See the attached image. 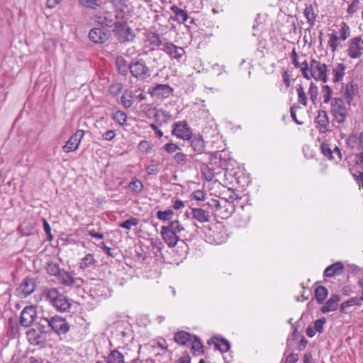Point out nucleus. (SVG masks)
<instances>
[{
  "label": "nucleus",
  "mask_w": 363,
  "mask_h": 363,
  "mask_svg": "<svg viewBox=\"0 0 363 363\" xmlns=\"http://www.w3.org/2000/svg\"><path fill=\"white\" fill-rule=\"evenodd\" d=\"M46 300L58 312H67L69 311L72 303L69 298L60 291L57 288L47 289L44 292Z\"/></svg>",
  "instance_id": "1"
},
{
  "label": "nucleus",
  "mask_w": 363,
  "mask_h": 363,
  "mask_svg": "<svg viewBox=\"0 0 363 363\" xmlns=\"http://www.w3.org/2000/svg\"><path fill=\"white\" fill-rule=\"evenodd\" d=\"M113 33L121 43L133 42L135 38V34L126 22L116 21Z\"/></svg>",
  "instance_id": "2"
},
{
  "label": "nucleus",
  "mask_w": 363,
  "mask_h": 363,
  "mask_svg": "<svg viewBox=\"0 0 363 363\" xmlns=\"http://www.w3.org/2000/svg\"><path fill=\"white\" fill-rule=\"evenodd\" d=\"M330 113L333 116V123L342 124L347 118V108L344 104V101L340 98H334L330 104Z\"/></svg>",
  "instance_id": "3"
},
{
  "label": "nucleus",
  "mask_w": 363,
  "mask_h": 363,
  "mask_svg": "<svg viewBox=\"0 0 363 363\" xmlns=\"http://www.w3.org/2000/svg\"><path fill=\"white\" fill-rule=\"evenodd\" d=\"M45 322L52 331L58 335L67 334L70 329V325L67 320L60 315H54L50 318H45Z\"/></svg>",
  "instance_id": "4"
},
{
  "label": "nucleus",
  "mask_w": 363,
  "mask_h": 363,
  "mask_svg": "<svg viewBox=\"0 0 363 363\" xmlns=\"http://www.w3.org/2000/svg\"><path fill=\"white\" fill-rule=\"evenodd\" d=\"M131 75L138 79L144 80L150 77V71L143 59H134L130 63Z\"/></svg>",
  "instance_id": "5"
},
{
  "label": "nucleus",
  "mask_w": 363,
  "mask_h": 363,
  "mask_svg": "<svg viewBox=\"0 0 363 363\" xmlns=\"http://www.w3.org/2000/svg\"><path fill=\"white\" fill-rule=\"evenodd\" d=\"M26 337L28 342L33 346L45 347L50 336L48 331H42L32 328L26 333Z\"/></svg>",
  "instance_id": "6"
},
{
  "label": "nucleus",
  "mask_w": 363,
  "mask_h": 363,
  "mask_svg": "<svg viewBox=\"0 0 363 363\" xmlns=\"http://www.w3.org/2000/svg\"><path fill=\"white\" fill-rule=\"evenodd\" d=\"M56 279L60 284L67 287L80 288L84 283L82 278L75 277L73 272H67L64 269Z\"/></svg>",
  "instance_id": "7"
},
{
  "label": "nucleus",
  "mask_w": 363,
  "mask_h": 363,
  "mask_svg": "<svg viewBox=\"0 0 363 363\" xmlns=\"http://www.w3.org/2000/svg\"><path fill=\"white\" fill-rule=\"evenodd\" d=\"M147 93L156 101H162L172 96L174 89L169 84H156L149 87Z\"/></svg>",
  "instance_id": "8"
},
{
  "label": "nucleus",
  "mask_w": 363,
  "mask_h": 363,
  "mask_svg": "<svg viewBox=\"0 0 363 363\" xmlns=\"http://www.w3.org/2000/svg\"><path fill=\"white\" fill-rule=\"evenodd\" d=\"M111 36L110 30L101 26L93 28L89 33V39L95 44H104L108 41Z\"/></svg>",
  "instance_id": "9"
},
{
  "label": "nucleus",
  "mask_w": 363,
  "mask_h": 363,
  "mask_svg": "<svg viewBox=\"0 0 363 363\" xmlns=\"http://www.w3.org/2000/svg\"><path fill=\"white\" fill-rule=\"evenodd\" d=\"M310 72L313 78L316 81H322L325 83L328 81L327 66L315 59L310 64Z\"/></svg>",
  "instance_id": "10"
},
{
  "label": "nucleus",
  "mask_w": 363,
  "mask_h": 363,
  "mask_svg": "<svg viewBox=\"0 0 363 363\" xmlns=\"http://www.w3.org/2000/svg\"><path fill=\"white\" fill-rule=\"evenodd\" d=\"M37 318V308L35 306H26L21 313L20 323L24 328L31 326Z\"/></svg>",
  "instance_id": "11"
},
{
  "label": "nucleus",
  "mask_w": 363,
  "mask_h": 363,
  "mask_svg": "<svg viewBox=\"0 0 363 363\" xmlns=\"http://www.w3.org/2000/svg\"><path fill=\"white\" fill-rule=\"evenodd\" d=\"M111 4L115 11L116 19H123L130 13L128 0H106Z\"/></svg>",
  "instance_id": "12"
},
{
  "label": "nucleus",
  "mask_w": 363,
  "mask_h": 363,
  "mask_svg": "<svg viewBox=\"0 0 363 363\" xmlns=\"http://www.w3.org/2000/svg\"><path fill=\"white\" fill-rule=\"evenodd\" d=\"M36 288L35 279L26 277L16 289V295L21 298H26L34 292Z\"/></svg>",
  "instance_id": "13"
},
{
  "label": "nucleus",
  "mask_w": 363,
  "mask_h": 363,
  "mask_svg": "<svg viewBox=\"0 0 363 363\" xmlns=\"http://www.w3.org/2000/svg\"><path fill=\"white\" fill-rule=\"evenodd\" d=\"M114 15L108 11L98 12L93 16V19L96 24L106 28L115 26L116 21H114Z\"/></svg>",
  "instance_id": "14"
},
{
  "label": "nucleus",
  "mask_w": 363,
  "mask_h": 363,
  "mask_svg": "<svg viewBox=\"0 0 363 363\" xmlns=\"http://www.w3.org/2000/svg\"><path fill=\"white\" fill-rule=\"evenodd\" d=\"M160 50L167 54L170 58L175 59L178 62L181 60L182 57L185 54V51L183 48L177 46L171 42L164 43Z\"/></svg>",
  "instance_id": "15"
},
{
  "label": "nucleus",
  "mask_w": 363,
  "mask_h": 363,
  "mask_svg": "<svg viewBox=\"0 0 363 363\" xmlns=\"http://www.w3.org/2000/svg\"><path fill=\"white\" fill-rule=\"evenodd\" d=\"M84 135V131L83 130H78L62 147V150L66 153L76 151L79 147Z\"/></svg>",
  "instance_id": "16"
},
{
  "label": "nucleus",
  "mask_w": 363,
  "mask_h": 363,
  "mask_svg": "<svg viewBox=\"0 0 363 363\" xmlns=\"http://www.w3.org/2000/svg\"><path fill=\"white\" fill-rule=\"evenodd\" d=\"M362 38L354 37L349 41V48L347 49L348 55L353 59L359 58L363 54V47L360 46Z\"/></svg>",
  "instance_id": "17"
},
{
  "label": "nucleus",
  "mask_w": 363,
  "mask_h": 363,
  "mask_svg": "<svg viewBox=\"0 0 363 363\" xmlns=\"http://www.w3.org/2000/svg\"><path fill=\"white\" fill-rule=\"evenodd\" d=\"M145 43L150 50H155L160 46H163L160 35L155 31H147L144 33Z\"/></svg>",
  "instance_id": "18"
},
{
  "label": "nucleus",
  "mask_w": 363,
  "mask_h": 363,
  "mask_svg": "<svg viewBox=\"0 0 363 363\" xmlns=\"http://www.w3.org/2000/svg\"><path fill=\"white\" fill-rule=\"evenodd\" d=\"M172 134L181 139L187 140L192 133L186 121H180L174 125Z\"/></svg>",
  "instance_id": "19"
},
{
  "label": "nucleus",
  "mask_w": 363,
  "mask_h": 363,
  "mask_svg": "<svg viewBox=\"0 0 363 363\" xmlns=\"http://www.w3.org/2000/svg\"><path fill=\"white\" fill-rule=\"evenodd\" d=\"M315 123L317 124V128L321 133H325L330 130V121L327 112L323 110L318 111V116L315 119Z\"/></svg>",
  "instance_id": "20"
},
{
  "label": "nucleus",
  "mask_w": 363,
  "mask_h": 363,
  "mask_svg": "<svg viewBox=\"0 0 363 363\" xmlns=\"http://www.w3.org/2000/svg\"><path fill=\"white\" fill-rule=\"evenodd\" d=\"M160 234L163 240L169 247H174L179 240V237L174 233L172 230L165 228V225L162 226Z\"/></svg>",
  "instance_id": "21"
},
{
  "label": "nucleus",
  "mask_w": 363,
  "mask_h": 363,
  "mask_svg": "<svg viewBox=\"0 0 363 363\" xmlns=\"http://www.w3.org/2000/svg\"><path fill=\"white\" fill-rule=\"evenodd\" d=\"M341 301V296L333 294L326 303L321 307L320 311L323 313L335 311L338 307L339 302Z\"/></svg>",
  "instance_id": "22"
},
{
  "label": "nucleus",
  "mask_w": 363,
  "mask_h": 363,
  "mask_svg": "<svg viewBox=\"0 0 363 363\" xmlns=\"http://www.w3.org/2000/svg\"><path fill=\"white\" fill-rule=\"evenodd\" d=\"M208 345L213 344L216 349L222 353L227 352L230 347V344L228 340L219 336H213L208 341Z\"/></svg>",
  "instance_id": "23"
},
{
  "label": "nucleus",
  "mask_w": 363,
  "mask_h": 363,
  "mask_svg": "<svg viewBox=\"0 0 363 363\" xmlns=\"http://www.w3.org/2000/svg\"><path fill=\"white\" fill-rule=\"evenodd\" d=\"M189 141L190 145L197 154H201L205 150V143L203 140V138L199 135H191L189 138L187 139Z\"/></svg>",
  "instance_id": "24"
},
{
  "label": "nucleus",
  "mask_w": 363,
  "mask_h": 363,
  "mask_svg": "<svg viewBox=\"0 0 363 363\" xmlns=\"http://www.w3.org/2000/svg\"><path fill=\"white\" fill-rule=\"evenodd\" d=\"M191 214L193 218L200 223H206L210 220L209 212L202 208H191Z\"/></svg>",
  "instance_id": "25"
},
{
  "label": "nucleus",
  "mask_w": 363,
  "mask_h": 363,
  "mask_svg": "<svg viewBox=\"0 0 363 363\" xmlns=\"http://www.w3.org/2000/svg\"><path fill=\"white\" fill-rule=\"evenodd\" d=\"M344 266L342 262H337L329 267L324 271V276L326 277H332L335 275H340L343 272Z\"/></svg>",
  "instance_id": "26"
},
{
  "label": "nucleus",
  "mask_w": 363,
  "mask_h": 363,
  "mask_svg": "<svg viewBox=\"0 0 363 363\" xmlns=\"http://www.w3.org/2000/svg\"><path fill=\"white\" fill-rule=\"evenodd\" d=\"M193 335L185 331H179L174 334V340L181 345L189 346Z\"/></svg>",
  "instance_id": "27"
},
{
  "label": "nucleus",
  "mask_w": 363,
  "mask_h": 363,
  "mask_svg": "<svg viewBox=\"0 0 363 363\" xmlns=\"http://www.w3.org/2000/svg\"><path fill=\"white\" fill-rule=\"evenodd\" d=\"M116 66L118 72L123 76H126L130 71V63L122 56H118L116 59Z\"/></svg>",
  "instance_id": "28"
},
{
  "label": "nucleus",
  "mask_w": 363,
  "mask_h": 363,
  "mask_svg": "<svg viewBox=\"0 0 363 363\" xmlns=\"http://www.w3.org/2000/svg\"><path fill=\"white\" fill-rule=\"evenodd\" d=\"M170 10L174 14V20L179 23H185L189 18L187 12L178 6L173 5L171 6Z\"/></svg>",
  "instance_id": "29"
},
{
  "label": "nucleus",
  "mask_w": 363,
  "mask_h": 363,
  "mask_svg": "<svg viewBox=\"0 0 363 363\" xmlns=\"http://www.w3.org/2000/svg\"><path fill=\"white\" fill-rule=\"evenodd\" d=\"M235 206L233 203L223 199V206L222 210L218 213V216L222 219L228 218L234 211Z\"/></svg>",
  "instance_id": "30"
},
{
  "label": "nucleus",
  "mask_w": 363,
  "mask_h": 363,
  "mask_svg": "<svg viewBox=\"0 0 363 363\" xmlns=\"http://www.w3.org/2000/svg\"><path fill=\"white\" fill-rule=\"evenodd\" d=\"M97 261L95 259L93 254L89 253L84 257L79 263V267L82 269L94 267Z\"/></svg>",
  "instance_id": "31"
},
{
  "label": "nucleus",
  "mask_w": 363,
  "mask_h": 363,
  "mask_svg": "<svg viewBox=\"0 0 363 363\" xmlns=\"http://www.w3.org/2000/svg\"><path fill=\"white\" fill-rule=\"evenodd\" d=\"M191 345V350L194 355L197 354L196 352H198V354H203L204 353V347L198 336L193 335L191 341L189 343V345Z\"/></svg>",
  "instance_id": "32"
},
{
  "label": "nucleus",
  "mask_w": 363,
  "mask_h": 363,
  "mask_svg": "<svg viewBox=\"0 0 363 363\" xmlns=\"http://www.w3.org/2000/svg\"><path fill=\"white\" fill-rule=\"evenodd\" d=\"M106 363H125L124 356L117 350H113L106 357Z\"/></svg>",
  "instance_id": "33"
},
{
  "label": "nucleus",
  "mask_w": 363,
  "mask_h": 363,
  "mask_svg": "<svg viewBox=\"0 0 363 363\" xmlns=\"http://www.w3.org/2000/svg\"><path fill=\"white\" fill-rule=\"evenodd\" d=\"M345 69L346 67L343 63L337 64L333 69V74L334 76L333 82L335 83L339 82L343 79Z\"/></svg>",
  "instance_id": "34"
},
{
  "label": "nucleus",
  "mask_w": 363,
  "mask_h": 363,
  "mask_svg": "<svg viewBox=\"0 0 363 363\" xmlns=\"http://www.w3.org/2000/svg\"><path fill=\"white\" fill-rule=\"evenodd\" d=\"M362 301H363L360 297H353L345 301H344L340 307V311L342 313H346V308L352 306H361Z\"/></svg>",
  "instance_id": "35"
},
{
  "label": "nucleus",
  "mask_w": 363,
  "mask_h": 363,
  "mask_svg": "<svg viewBox=\"0 0 363 363\" xmlns=\"http://www.w3.org/2000/svg\"><path fill=\"white\" fill-rule=\"evenodd\" d=\"M355 94V89L354 87V84L352 82H349L345 85V91L343 93V96L345 99L348 105H350L353 100V97Z\"/></svg>",
  "instance_id": "36"
},
{
  "label": "nucleus",
  "mask_w": 363,
  "mask_h": 363,
  "mask_svg": "<svg viewBox=\"0 0 363 363\" xmlns=\"http://www.w3.org/2000/svg\"><path fill=\"white\" fill-rule=\"evenodd\" d=\"M153 348L156 347H160L163 351L162 353H157L155 357H162L163 358V362H167L170 358V352L168 350L167 345H164L160 342H157L152 345Z\"/></svg>",
  "instance_id": "37"
},
{
  "label": "nucleus",
  "mask_w": 363,
  "mask_h": 363,
  "mask_svg": "<svg viewBox=\"0 0 363 363\" xmlns=\"http://www.w3.org/2000/svg\"><path fill=\"white\" fill-rule=\"evenodd\" d=\"M328 291L323 286H318L315 289V296L318 303H323L328 296Z\"/></svg>",
  "instance_id": "38"
},
{
  "label": "nucleus",
  "mask_w": 363,
  "mask_h": 363,
  "mask_svg": "<svg viewBox=\"0 0 363 363\" xmlns=\"http://www.w3.org/2000/svg\"><path fill=\"white\" fill-rule=\"evenodd\" d=\"M62 269L60 267V265L57 263L52 261L48 262L46 270L49 275L57 278Z\"/></svg>",
  "instance_id": "39"
},
{
  "label": "nucleus",
  "mask_w": 363,
  "mask_h": 363,
  "mask_svg": "<svg viewBox=\"0 0 363 363\" xmlns=\"http://www.w3.org/2000/svg\"><path fill=\"white\" fill-rule=\"evenodd\" d=\"M112 119L120 125H123L126 123L127 116L123 111H117L113 113Z\"/></svg>",
  "instance_id": "40"
},
{
  "label": "nucleus",
  "mask_w": 363,
  "mask_h": 363,
  "mask_svg": "<svg viewBox=\"0 0 363 363\" xmlns=\"http://www.w3.org/2000/svg\"><path fill=\"white\" fill-rule=\"evenodd\" d=\"M304 15L307 19V23L310 26H313L315 21V15L311 5L306 7L304 9Z\"/></svg>",
  "instance_id": "41"
},
{
  "label": "nucleus",
  "mask_w": 363,
  "mask_h": 363,
  "mask_svg": "<svg viewBox=\"0 0 363 363\" xmlns=\"http://www.w3.org/2000/svg\"><path fill=\"white\" fill-rule=\"evenodd\" d=\"M165 228L172 230L174 233L177 234L184 230V227L180 223L178 220H171L169 222V225H165Z\"/></svg>",
  "instance_id": "42"
},
{
  "label": "nucleus",
  "mask_w": 363,
  "mask_h": 363,
  "mask_svg": "<svg viewBox=\"0 0 363 363\" xmlns=\"http://www.w3.org/2000/svg\"><path fill=\"white\" fill-rule=\"evenodd\" d=\"M139 223V219L137 218L131 217L124 222L119 224V226L127 230H130L133 226H136Z\"/></svg>",
  "instance_id": "43"
},
{
  "label": "nucleus",
  "mask_w": 363,
  "mask_h": 363,
  "mask_svg": "<svg viewBox=\"0 0 363 363\" xmlns=\"http://www.w3.org/2000/svg\"><path fill=\"white\" fill-rule=\"evenodd\" d=\"M81 5L89 9H96L99 7L101 0H79Z\"/></svg>",
  "instance_id": "44"
},
{
  "label": "nucleus",
  "mask_w": 363,
  "mask_h": 363,
  "mask_svg": "<svg viewBox=\"0 0 363 363\" xmlns=\"http://www.w3.org/2000/svg\"><path fill=\"white\" fill-rule=\"evenodd\" d=\"M296 91L298 94V102L302 104L303 106H306L308 104L307 102V97L304 92L303 87L301 84H298L296 86Z\"/></svg>",
  "instance_id": "45"
},
{
  "label": "nucleus",
  "mask_w": 363,
  "mask_h": 363,
  "mask_svg": "<svg viewBox=\"0 0 363 363\" xmlns=\"http://www.w3.org/2000/svg\"><path fill=\"white\" fill-rule=\"evenodd\" d=\"M201 172L204 179L208 182L213 180L214 178L215 173L213 170L208 166L201 167Z\"/></svg>",
  "instance_id": "46"
},
{
  "label": "nucleus",
  "mask_w": 363,
  "mask_h": 363,
  "mask_svg": "<svg viewBox=\"0 0 363 363\" xmlns=\"http://www.w3.org/2000/svg\"><path fill=\"white\" fill-rule=\"evenodd\" d=\"M174 214V212L171 209H167L166 211H158L157 212V217L163 221H170L172 216Z\"/></svg>",
  "instance_id": "47"
},
{
  "label": "nucleus",
  "mask_w": 363,
  "mask_h": 363,
  "mask_svg": "<svg viewBox=\"0 0 363 363\" xmlns=\"http://www.w3.org/2000/svg\"><path fill=\"white\" fill-rule=\"evenodd\" d=\"M308 94L310 96L311 101L313 102V104H315L318 95V86L313 82L310 85L308 89Z\"/></svg>",
  "instance_id": "48"
},
{
  "label": "nucleus",
  "mask_w": 363,
  "mask_h": 363,
  "mask_svg": "<svg viewBox=\"0 0 363 363\" xmlns=\"http://www.w3.org/2000/svg\"><path fill=\"white\" fill-rule=\"evenodd\" d=\"M129 188L130 189L131 191L138 194L142 191L143 185L140 180L135 179L129 184Z\"/></svg>",
  "instance_id": "49"
},
{
  "label": "nucleus",
  "mask_w": 363,
  "mask_h": 363,
  "mask_svg": "<svg viewBox=\"0 0 363 363\" xmlns=\"http://www.w3.org/2000/svg\"><path fill=\"white\" fill-rule=\"evenodd\" d=\"M323 102L325 104L329 103L331 100V96L333 94V90L331 87L328 85H324L323 86Z\"/></svg>",
  "instance_id": "50"
},
{
  "label": "nucleus",
  "mask_w": 363,
  "mask_h": 363,
  "mask_svg": "<svg viewBox=\"0 0 363 363\" xmlns=\"http://www.w3.org/2000/svg\"><path fill=\"white\" fill-rule=\"evenodd\" d=\"M223 206V199L221 201L211 199V209L215 213V215L218 216V213L222 210Z\"/></svg>",
  "instance_id": "51"
},
{
  "label": "nucleus",
  "mask_w": 363,
  "mask_h": 363,
  "mask_svg": "<svg viewBox=\"0 0 363 363\" xmlns=\"http://www.w3.org/2000/svg\"><path fill=\"white\" fill-rule=\"evenodd\" d=\"M321 152L328 157L329 160L334 159V156L333 155V151L330 147V145L325 143H323L321 144Z\"/></svg>",
  "instance_id": "52"
},
{
  "label": "nucleus",
  "mask_w": 363,
  "mask_h": 363,
  "mask_svg": "<svg viewBox=\"0 0 363 363\" xmlns=\"http://www.w3.org/2000/svg\"><path fill=\"white\" fill-rule=\"evenodd\" d=\"M132 98L131 94H128L127 93H124L121 98V104L122 105L128 108H130L133 105V101L130 99Z\"/></svg>",
  "instance_id": "53"
},
{
  "label": "nucleus",
  "mask_w": 363,
  "mask_h": 363,
  "mask_svg": "<svg viewBox=\"0 0 363 363\" xmlns=\"http://www.w3.org/2000/svg\"><path fill=\"white\" fill-rule=\"evenodd\" d=\"M340 26H341V30H340L341 35H340V38L342 40H345L350 36V27L345 22H342L341 24H340Z\"/></svg>",
  "instance_id": "54"
},
{
  "label": "nucleus",
  "mask_w": 363,
  "mask_h": 363,
  "mask_svg": "<svg viewBox=\"0 0 363 363\" xmlns=\"http://www.w3.org/2000/svg\"><path fill=\"white\" fill-rule=\"evenodd\" d=\"M174 160L178 164L184 165L187 162V155L182 152H178L174 155Z\"/></svg>",
  "instance_id": "55"
},
{
  "label": "nucleus",
  "mask_w": 363,
  "mask_h": 363,
  "mask_svg": "<svg viewBox=\"0 0 363 363\" xmlns=\"http://www.w3.org/2000/svg\"><path fill=\"white\" fill-rule=\"evenodd\" d=\"M358 140V136L357 134H350L346 140V143L351 149L354 148Z\"/></svg>",
  "instance_id": "56"
},
{
  "label": "nucleus",
  "mask_w": 363,
  "mask_h": 363,
  "mask_svg": "<svg viewBox=\"0 0 363 363\" xmlns=\"http://www.w3.org/2000/svg\"><path fill=\"white\" fill-rule=\"evenodd\" d=\"M326 322L325 318L323 317L318 319L314 323V329L316 332L321 333L323 331V325Z\"/></svg>",
  "instance_id": "57"
},
{
  "label": "nucleus",
  "mask_w": 363,
  "mask_h": 363,
  "mask_svg": "<svg viewBox=\"0 0 363 363\" xmlns=\"http://www.w3.org/2000/svg\"><path fill=\"white\" fill-rule=\"evenodd\" d=\"M123 89V84L121 83H116L111 85L109 87V92L113 96L118 94Z\"/></svg>",
  "instance_id": "58"
},
{
  "label": "nucleus",
  "mask_w": 363,
  "mask_h": 363,
  "mask_svg": "<svg viewBox=\"0 0 363 363\" xmlns=\"http://www.w3.org/2000/svg\"><path fill=\"white\" fill-rule=\"evenodd\" d=\"M359 0H353L347 8V13L350 15H352L353 13L357 12V10L359 9Z\"/></svg>",
  "instance_id": "59"
},
{
  "label": "nucleus",
  "mask_w": 363,
  "mask_h": 363,
  "mask_svg": "<svg viewBox=\"0 0 363 363\" xmlns=\"http://www.w3.org/2000/svg\"><path fill=\"white\" fill-rule=\"evenodd\" d=\"M300 106L298 105H296V104H294L293 106H291L290 108V113H291V116L292 118V120L298 125H302L303 124V122L300 121L298 120L297 118V116H296V110L299 108Z\"/></svg>",
  "instance_id": "60"
},
{
  "label": "nucleus",
  "mask_w": 363,
  "mask_h": 363,
  "mask_svg": "<svg viewBox=\"0 0 363 363\" xmlns=\"http://www.w3.org/2000/svg\"><path fill=\"white\" fill-rule=\"evenodd\" d=\"M160 172L158 164H151L146 167V172L149 175H155Z\"/></svg>",
  "instance_id": "61"
},
{
  "label": "nucleus",
  "mask_w": 363,
  "mask_h": 363,
  "mask_svg": "<svg viewBox=\"0 0 363 363\" xmlns=\"http://www.w3.org/2000/svg\"><path fill=\"white\" fill-rule=\"evenodd\" d=\"M338 37L335 33H332L330 35L329 45L332 48V51L335 52L337 47Z\"/></svg>",
  "instance_id": "62"
},
{
  "label": "nucleus",
  "mask_w": 363,
  "mask_h": 363,
  "mask_svg": "<svg viewBox=\"0 0 363 363\" xmlns=\"http://www.w3.org/2000/svg\"><path fill=\"white\" fill-rule=\"evenodd\" d=\"M99 247L102 249L108 256L113 258L116 257V253H114L113 249L106 246V245L104 242H101L99 245Z\"/></svg>",
  "instance_id": "63"
},
{
  "label": "nucleus",
  "mask_w": 363,
  "mask_h": 363,
  "mask_svg": "<svg viewBox=\"0 0 363 363\" xmlns=\"http://www.w3.org/2000/svg\"><path fill=\"white\" fill-rule=\"evenodd\" d=\"M168 153H174L177 150L180 149L178 145L174 143H167L164 145L163 147Z\"/></svg>",
  "instance_id": "64"
}]
</instances>
